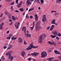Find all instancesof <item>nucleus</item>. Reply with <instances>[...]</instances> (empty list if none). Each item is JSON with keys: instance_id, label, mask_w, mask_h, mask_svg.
Wrapping results in <instances>:
<instances>
[{"instance_id": "obj_1", "label": "nucleus", "mask_w": 61, "mask_h": 61, "mask_svg": "<svg viewBox=\"0 0 61 61\" xmlns=\"http://www.w3.org/2000/svg\"><path fill=\"white\" fill-rule=\"evenodd\" d=\"M33 44L32 43H31L30 45H29V46L26 49V50H30L31 49H32V48H37L38 47V46H34Z\"/></svg>"}, {"instance_id": "obj_2", "label": "nucleus", "mask_w": 61, "mask_h": 61, "mask_svg": "<svg viewBox=\"0 0 61 61\" xmlns=\"http://www.w3.org/2000/svg\"><path fill=\"white\" fill-rule=\"evenodd\" d=\"M46 36V35L44 34L41 35L39 38L38 40V42L40 43L41 44L42 43V38L45 37Z\"/></svg>"}, {"instance_id": "obj_3", "label": "nucleus", "mask_w": 61, "mask_h": 61, "mask_svg": "<svg viewBox=\"0 0 61 61\" xmlns=\"http://www.w3.org/2000/svg\"><path fill=\"white\" fill-rule=\"evenodd\" d=\"M41 58H44L47 56V53H46V52L43 51L41 52Z\"/></svg>"}, {"instance_id": "obj_4", "label": "nucleus", "mask_w": 61, "mask_h": 61, "mask_svg": "<svg viewBox=\"0 0 61 61\" xmlns=\"http://www.w3.org/2000/svg\"><path fill=\"white\" fill-rule=\"evenodd\" d=\"M39 54V53H38L36 52H34L31 54V55L34 56H36Z\"/></svg>"}, {"instance_id": "obj_5", "label": "nucleus", "mask_w": 61, "mask_h": 61, "mask_svg": "<svg viewBox=\"0 0 61 61\" xmlns=\"http://www.w3.org/2000/svg\"><path fill=\"white\" fill-rule=\"evenodd\" d=\"M42 21L43 22H45L46 21V15H43Z\"/></svg>"}, {"instance_id": "obj_6", "label": "nucleus", "mask_w": 61, "mask_h": 61, "mask_svg": "<svg viewBox=\"0 0 61 61\" xmlns=\"http://www.w3.org/2000/svg\"><path fill=\"white\" fill-rule=\"evenodd\" d=\"M20 25V23L19 22H17L15 23V26L16 29H18L19 28L18 25Z\"/></svg>"}, {"instance_id": "obj_7", "label": "nucleus", "mask_w": 61, "mask_h": 61, "mask_svg": "<svg viewBox=\"0 0 61 61\" xmlns=\"http://www.w3.org/2000/svg\"><path fill=\"white\" fill-rule=\"evenodd\" d=\"M32 4V2H30L29 0H27L26 2V5L27 6H28L29 5H31Z\"/></svg>"}, {"instance_id": "obj_8", "label": "nucleus", "mask_w": 61, "mask_h": 61, "mask_svg": "<svg viewBox=\"0 0 61 61\" xmlns=\"http://www.w3.org/2000/svg\"><path fill=\"white\" fill-rule=\"evenodd\" d=\"M54 57H51L48 58L47 59V60H49L50 61H58V60H56L52 61H51V60H52L53 59H54Z\"/></svg>"}, {"instance_id": "obj_9", "label": "nucleus", "mask_w": 61, "mask_h": 61, "mask_svg": "<svg viewBox=\"0 0 61 61\" xmlns=\"http://www.w3.org/2000/svg\"><path fill=\"white\" fill-rule=\"evenodd\" d=\"M54 53L56 54H57V55H61V53H60L59 52L56 50H54Z\"/></svg>"}, {"instance_id": "obj_10", "label": "nucleus", "mask_w": 61, "mask_h": 61, "mask_svg": "<svg viewBox=\"0 0 61 61\" xmlns=\"http://www.w3.org/2000/svg\"><path fill=\"white\" fill-rule=\"evenodd\" d=\"M18 42L20 43H21L22 42V38L20 37L18 38Z\"/></svg>"}, {"instance_id": "obj_11", "label": "nucleus", "mask_w": 61, "mask_h": 61, "mask_svg": "<svg viewBox=\"0 0 61 61\" xmlns=\"http://www.w3.org/2000/svg\"><path fill=\"white\" fill-rule=\"evenodd\" d=\"M35 27H40V23L38 22H37L36 24Z\"/></svg>"}, {"instance_id": "obj_12", "label": "nucleus", "mask_w": 61, "mask_h": 61, "mask_svg": "<svg viewBox=\"0 0 61 61\" xmlns=\"http://www.w3.org/2000/svg\"><path fill=\"white\" fill-rule=\"evenodd\" d=\"M35 20H36V21H38V17L37 16V15H35Z\"/></svg>"}, {"instance_id": "obj_13", "label": "nucleus", "mask_w": 61, "mask_h": 61, "mask_svg": "<svg viewBox=\"0 0 61 61\" xmlns=\"http://www.w3.org/2000/svg\"><path fill=\"white\" fill-rule=\"evenodd\" d=\"M21 56L23 57H24V55H25L26 53L25 51H23L21 53Z\"/></svg>"}, {"instance_id": "obj_14", "label": "nucleus", "mask_w": 61, "mask_h": 61, "mask_svg": "<svg viewBox=\"0 0 61 61\" xmlns=\"http://www.w3.org/2000/svg\"><path fill=\"white\" fill-rule=\"evenodd\" d=\"M40 27H35V30L36 31H38L39 30V28Z\"/></svg>"}, {"instance_id": "obj_15", "label": "nucleus", "mask_w": 61, "mask_h": 61, "mask_svg": "<svg viewBox=\"0 0 61 61\" xmlns=\"http://www.w3.org/2000/svg\"><path fill=\"white\" fill-rule=\"evenodd\" d=\"M54 26H55V25H52L51 26V28L49 30H50V31H52V30L54 28Z\"/></svg>"}, {"instance_id": "obj_16", "label": "nucleus", "mask_w": 61, "mask_h": 61, "mask_svg": "<svg viewBox=\"0 0 61 61\" xmlns=\"http://www.w3.org/2000/svg\"><path fill=\"white\" fill-rule=\"evenodd\" d=\"M12 19L14 21H15V20H16V19L15 18V17L14 16H12Z\"/></svg>"}, {"instance_id": "obj_17", "label": "nucleus", "mask_w": 61, "mask_h": 61, "mask_svg": "<svg viewBox=\"0 0 61 61\" xmlns=\"http://www.w3.org/2000/svg\"><path fill=\"white\" fill-rule=\"evenodd\" d=\"M22 31H25L26 30V27L24 26L22 27Z\"/></svg>"}, {"instance_id": "obj_18", "label": "nucleus", "mask_w": 61, "mask_h": 61, "mask_svg": "<svg viewBox=\"0 0 61 61\" xmlns=\"http://www.w3.org/2000/svg\"><path fill=\"white\" fill-rule=\"evenodd\" d=\"M53 33L54 35H57V32L56 31H55V32H53Z\"/></svg>"}, {"instance_id": "obj_19", "label": "nucleus", "mask_w": 61, "mask_h": 61, "mask_svg": "<svg viewBox=\"0 0 61 61\" xmlns=\"http://www.w3.org/2000/svg\"><path fill=\"white\" fill-rule=\"evenodd\" d=\"M55 22H56V20H53L51 22L52 24H55Z\"/></svg>"}, {"instance_id": "obj_20", "label": "nucleus", "mask_w": 61, "mask_h": 61, "mask_svg": "<svg viewBox=\"0 0 61 61\" xmlns=\"http://www.w3.org/2000/svg\"><path fill=\"white\" fill-rule=\"evenodd\" d=\"M12 46V45H9V46L8 48L7 49H10V48H11Z\"/></svg>"}, {"instance_id": "obj_21", "label": "nucleus", "mask_w": 61, "mask_h": 61, "mask_svg": "<svg viewBox=\"0 0 61 61\" xmlns=\"http://www.w3.org/2000/svg\"><path fill=\"white\" fill-rule=\"evenodd\" d=\"M34 2H37V3H38L39 4H40V3L39 2V0H35Z\"/></svg>"}, {"instance_id": "obj_22", "label": "nucleus", "mask_w": 61, "mask_h": 61, "mask_svg": "<svg viewBox=\"0 0 61 61\" xmlns=\"http://www.w3.org/2000/svg\"><path fill=\"white\" fill-rule=\"evenodd\" d=\"M51 36L53 38H55V37H56V36H53L52 35H51Z\"/></svg>"}, {"instance_id": "obj_23", "label": "nucleus", "mask_w": 61, "mask_h": 61, "mask_svg": "<svg viewBox=\"0 0 61 61\" xmlns=\"http://www.w3.org/2000/svg\"><path fill=\"white\" fill-rule=\"evenodd\" d=\"M17 39V38L16 37L15 38L14 37H13L11 38V40H15Z\"/></svg>"}, {"instance_id": "obj_24", "label": "nucleus", "mask_w": 61, "mask_h": 61, "mask_svg": "<svg viewBox=\"0 0 61 61\" xmlns=\"http://www.w3.org/2000/svg\"><path fill=\"white\" fill-rule=\"evenodd\" d=\"M19 10L21 11V12H23V11H24V9H23V8H20L19 9Z\"/></svg>"}, {"instance_id": "obj_25", "label": "nucleus", "mask_w": 61, "mask_h": 61, "mask_svg": "<svg viewBox=\"0 0 61 61\" xmlns=\"http://www.w3.org/2000/svg\"><path fill=\"white\" fill-rule=\"evenodd\" d=\"M10 54L11 55V53H6V54H5V55L7 56H9Z\"/></svg>"}, {"instance_id": "obj_26", "label": "nucleus", "mask_w": 61, "mask_h": 61, "mask_svg": "<svg viewBox=\"0 0 61 61\" xmlns=\"http://www.w3.org/2000/svg\"><path fill=\"white\" fill-rule=\"evenodd\" d=\"M21 5H20V4H18V5H17V7H18V8H19V7H21Z\"/></svg>"}, {"instance_id": "obj_27", "label": "nucleus", "mask_w": 61, "mask_h": 61, "mask_svg": "<svg viewBox=\"0 0 61 61\" xmlns=\"http://www.w3.org/2000/svg\"><path fill=\"white\" fill-rule=\"evenodd\" d=\"M50 28V27L49 26H47L46 28L47 30H49Z\"/></svg>"}, {"instance_id": "obj_28", "label": "nucleus", "mask_w": 61, "mask_h": 61, "mask_svg": "<svg viewBox=\"0 0 61 61\" xmlns=\"http://www.w3.org/2000/svg\"><path fill=\"white\" fill-rule=\"evenodd\" d=\"M57 36H59V37H60V36H61V33H59L57 35Z\"/></svg>"}, {"instance_id": "obj_29", "label": "nucleus", "mask_w": 61, "mask_h": 61, "mask_svg": "<svg viewBox=\"0 0 61 61\" xmlns=\"http://www.w3.org/2000/svg\"><path fill=\"white\" fill-rule=\"evenodd\" d=\"M2 27L3 26L1 25V24H0V29H2Z\"/></svg>"}, {"instance_id": "obj_30", "label": "nucleus", "mask_w": 61, "mask_h": 61, "mask_svg": "<svg viewBox=\"0 0 61 61\" xmlns=\"http://www.w3.org/2000/svg\"><path fill=\"white\" fill-rule=\"evenodd\" d=\"M13 36V34H10L9 35V36H10V37H12Z\"/></svg>"}, {"instance_id": "obj_31", "label": "nucleus", "mask_w": 61, "mask_h": 61, "mask_svg": "<svg viewBox=\"0 0 61 61\" xmlns=\"http://www.w3.org/2000/svg\"><path fill=\"white\" fill-rule=\"evenodd\" d=\"M24 34H25V35L26 36V30H24Z\"/></svg>"}, {"instance_id": "obj_32", "label": "nucleus", "mask_w": 61, "mask_h": 61, "mask_svg": "<svg viewBox=\"0 0 61 61\" xmlns=\"http://www.w3.org/2000/svg\"><path fill=\"white\" fill-rule=\"evenodd\" d=\"M1 58L3 60H4L5 59V58L4 57V56H3Z\"/></svg>"}, {"instance_id": "obj_33", "label": "nucleus", "mask_w": 61, "mask_h": 61, "mask_svg": "<svg viewBox=\"0 0 61 61\" xmlns=\"http://www.w3.org/2000/svg\"><path fill=\"white\" fill-rule=\"evenodd\" d=\"M58 58H59V59L61 60V56H59L58 57Z\"/></svg>"}, {"instance_id": "obj_34", "label": "nucleus", "mask_w": 61, "mask_h": 61, "mask_svg": "<svg viewBox=\"0 0 61 61\" xmlns=\"http://www.w3.org/2000/svg\"><path fill=\"white\" fill-rule=\"evenodd\" d=\"M56 3H60V2H59V1L58 0H56Z\"/></svg>"}, {"instance_id": "obj_35", "label": "nucleus", "mask_w": 61, "mask_h": 61, "mask_svg": "<svg viewBox=\"0 0 61 61\" xmlns=\"http://www.w3.org/2000/svg\"><path fill=\"white\" fill-rule=\"evenodd\" d=\"M41 4H43L44 3V0H41Z\"/></svg>"}, {"instance_id": "obj_36", "label": "nucleus", "mask_w": 61, "mask_h": 61, "mask_svg": "<svg viewBox=\"0 0 61 61\" xmlns=\"http://www.w3.org/2000/svg\"><path fill=\"white\" fill-rule=\"evenodd\" d=\"M34 26H33V27H31L30 28L31 29V30H32L34 28Z\"/></svg>"}, {"instance_id": "obj_37", "label": "nucleus", "mask_w": 61, "mask_h": 61, "mask_svg": "<svg viewBox=\"0 0 61 61\" xmlns=\"http://www.w3.org/2000/svg\"><path fill=\"white\" fill-rule=\"evenodd\" d=\"M15 3H16L17 4H18V0H16Z\"/></svg>"}, {"instance_id": "obj_38", "label": "nucleus", "mask_w": 61, "mask_h": 61, "mask_svg": "<svg viewBox=\"0 0 61 61\" xmlns=\"http://www.w3.org/2000/svg\"><path fill=\"white\" fill-rule=\"evenodd\" d=\"M9 13H8V12H5V14L6 15H8Z\"/></svg>"}, {"instance_id": "obj_39", "label": "nucleus", "mask_w": 61, "mask_h": 61, "mask_svg": "<svg viewBox=\"0 0 61 61\" xmlns=\"http://www.w3.org/2000/svg\"><path fill=\"white\" fill-rule=\"evenodd\" d=\"M14 4V2H13L10 4V5H13Z\"/></svg>"}, {"instance_id": "obj_40", "label": "nucleus", "mask_w": 61, "mask_h": 61, "mask_svg": "<svg viewBox=\"0 0 61 61\" xmlns=\"http://www.w3.org/2000/svg\"><path fill=\"white\" fill-rule=\"evenodd\" d=\"M11 8L12 11H14V9H13V6H11Z\"/></svg>"}, {"instance_id": "obj_41", "label": "nucleus", "mask_w": 61, "mask_h": 61, "mask_svg": "<svg viewBox=\"0 0 61 61\" xmlns=\"http://www.w3.org/2000/svg\"><path fill=\"white\" fill-rule=\"evenodd\" d=\"M22 3H23V1H21L20 2V3L19 4H20V5H22Z\"/></svg>"}, {"instance_id": "obj_42", "label": "nucleus", "mask_w": 61, "mask_h": 61, "mask_svg": "<svg viewBox=\"0 0 61 61\" xmlns=\"http://www.w3.org/2000/svg\"><path fill=\"white\" fill-rule=\"evenodd\" d=\"M24 45H26L27 44V43H26V42H25V40H24Z\"/></svg>"}, {"instance_id": "obj_43", "label": "nucleus", "mask_w": 61, "mask_h": 61, "mask_svg": "<svg viewBox=\"0 0 61 61\" xmlns=\"http://www.w3.org/2000/svg\"><path fill=\"white\" fill-rule=\"evenodd\" d=\"M10 38H11V37H7V39H10Z\"/></svg>"}, {"instance_id": "obj_44", "label": "nucleus", "mask_w": 61, "mask_h": 61, "mask_svg": "<svg viewBox=\"0 0 61 61\" xmlns=\"http://www.w3.org/2000/svg\"><path fill=\"white\" fill-rule=\"evenodd\" d=\"M15 12H16L17 13H18L19 12V11L17 10H16L15 11Z\"/></svg>"}, {"instance_id": "obj_45", "label": "nucleus", "mask_w": 61, "mask_h": 61, "mask_svg": "<svg viewBox=\"0 0 61 61\" xmlns=\"http://www.w3.org/2000/svg\"><path fill=\"white\" fill-rule=\"evenodd\" d=\"M4 24H5L4 23H1V25H2V26H3V25H4Z\"/></svg>"}, {"instance_id": "obj_46", "label": "nucleus", "mask_w": 61, "mask_h": 61, "mask_svg": "<svg viewBox=\"0 0 61 61\" xmlns=\"http://www.w3.org/2000/svg\"><path fill=\"white\" fill-rule=\"evenodd\" d=\"M3 15V14H2V13L0 15V17H2Z\"/></svg>"}, {"instance_id": "obj_47", "label": "nucleus", "mask_w": 61, "mask_h": 61, "mask_svg": "<svg viewBox=\"0 0 61 61\" xmlns=\"http://www.w3.org/2000/svg\"><path fill=\"white\" fill-rule=\"evenodd\" d=\"M48 51L49 52H52V51L51 50H48Z\"/></svg>"}, {"instance_id": "obj_48", "label": "nucleus", "mask_w": 61, "mask_h": 61, "mask_svg": "<svg viewBox=\"0 0 61 61\" xmlns=\"http://www.w3.org/2000/svg\"><path fill=\"white\" fill-rule=\"evenodd\" d=\"M56 39H57V40H59V37H57L56 38Z\"/></svg>"}, {"instance_id": "obj_49", "label": "nucleus", "mask_w": 61, "mask_h": 61, "mask_svg": "<svg viewBox=\"0 0 61 61\" xmlns=\"http://www.w3.org/2000/svg\"><path fill=\"white\" fill-rule=\"evenodd\" d=\"M7 47H6V46H5L4 47V49H6V48H7Z\"/></svg>"}, {"instance_id": "obj_50", "label": "nucleus", "mask_w": 61, "mask_h": 61, "mask_svg": "<svg viewBox=\"0 0 61 61\" xmlns=\"http://www.w3.org/2000/svg\"><path fill=\"white\" fill-rule=\"evenodd\" d=\"M33 18V16L32 15H31L30 16V18Z\"/></svg>"}, {"instance_id": "obj_51", "label": "nucleus", "mask_w": 61, "mask_h": 61, "mask_svg": "<svg viewBox=\"0 0 61 61\" xmlns=\"http://www.w3.org/2000/svg\"><path fill=\"white\" fill-rule=\"evenodd\" d=\"M31 35L29 34H28V37H31Z\"/></svg>"}, {"instance_id": "obj_52", "label": "nucleus", "mask_w": 61, "mask_h": 61, "mask_svg": "<svg viewBox=\"0 0 61 61\" xmlns=\"http://www.w3.org/2000/svg\"><path fill=\"white\" fill-rule=\"evenodd\" d=\"M8 15L9 16H11V14L9 13Z\"/></svg>"}, {"instance_id": "obj_53", "label": "nucleus", "mask_w": 61, "mask_h": 61, "mask_svg": "<svg viewBox=\"0 0 61 61\" xmlns=\"http://www.w3.org/2000/svg\"><path fill=\"white\" fill-rule=\"evenodd\" d=\"M31 58H30L28 59V60L29 61H30L31 60Z\"/></svg>"}, {"instance_id": "obj_54", "label": "nucleus", "mask_w": 61, "mask_h": 61, "mask_svg": "<svg viewBox=\"0 0 61 61\" xmlns=\"http://www.w3.org/2000/svg\"><path fill=\"white\" fill-rule=\"evenodd\" d=\"M12 23H13V22H12L10 23V24H9L10 25H12Z\"/></svg>"}, {"instance_id": "obj_55", "label": "nucleus", "mask_w": 61, "mask_h": 61, "mask_svg": "<svg viewBox=\"0 0 61 61\" xmlns=\"http://www.w3.org/2000/svg\"><path fill=\"white\" fill-rule=\"evenodd\" d=\"M31 11L32 10H33L34 9V8H32L31 9Z\"/></svg>"}, {"instance_id": "obj_56", "label": "nucleus", "mask_w": 61, "mask_h": 61, "mask_svg": "<svg viewBox=\"0 0 61 61\" xmlns=\"http://www.w3.org/2000/svg\"><path fill=\"white\" fill-rule=\"evenodd\" d=\"M32 11L31 9H30L28 11V12H30V11Z\"/></svg>"}, {"instance_id": "obj_57", "label": "nucleus", "mask_w": 61, "mask_h": 61, "mask_svg": "<svg viewBox=\"0 0 61 61\" xmlns=\"http://www.w3.org/2000/svg\"><path fill=\"white\" fill-rule=\"evenodd\" d=\"M33 26H35V22H33Z\"/></svg>"}, {"instance_id": "obj_58", "label": "nucleus", "mask_w": 61, "mask_h": 61, "mask_svg": "<svg viewBox=\"0 0 61 61\" xmlns=\"http://www.w3.org/2000/svg\"><path fill=\"white\" fill-rule=\"evenodd\" d=\"M9 33V30L7 32V34H8V33Z\"/></svg>"}, {"instance_id": "obj_59", "label": "nucleus", "mask_w": 61, "mask_h": 61, "mask_svg": "<svg viewBox=\"0 0 61 61\" xmlns=\"http://www.w3.org/2000/svg\"><path fill=\"white\" fill-rule=\"evenodd\" d=\"M26 35V36L27 37H28V34H27V35Z\"/></svg>"}, {"instance_id": "obj_60", "label": "nucleus", "mask_w": 61, "mask_h": 61, "mask_svg": "<svg viewBox=\"0 0 61 61\" xmlns=\"http://www.w3.org/2000/svg\"><path fill=\"white\" fill-rule=\"evenodd\" d=\"M48 43L49 44H51V42H50V41H49L48 42Z\"/></svg>"}, {"instance_id": "obj_61", "label": "nucleus", "mask_w": 61, "mask_h": 61, "mask_svg": "<svg viewBox=\"0 0 61 61\" xmlns=\"http://www.w3.org/2000/svg\"><path fill=\"white\" fill-rule=\"evenodd\" d=\"M29 16H27V17H26V18H27V19H28V18H29Z\"/></svg>"}, {"instance_id": "obj_62", "label": "nucleus", "mask_w": 61, "mask_h": 61, "mask_svg": "<svg viewBox=\"0 0 61 61\" xmlns=\"http://www.w3.org/2000/svg\"><path fill=\"white\" fill-rule=\"evenodd\" d=\"M7 2H9V1H10L11 0H5Z\"/></svg>"}, {"instance_id": "obj_63", "label": "nucleus", "mask_w": 61, "mask_h": 61, "mask_svg": "<svg viewBox=\"0 0 61 61\" xmlns=\"http://www.w3.org/2000/svg\"><path fill=\"white\" fill-rule=\"evenodd\" d=\"M31 55V54H28V56H30Z\"/></svg>"}, {"instance_id": "obj_64", "label": "nucleus", "mask_w": 61, "mask_h": 61, "mask_svg": "<svg viewBox=\"0 0 61 61\" xmlns=\"http://www.w3.org/2000/svg\"><path fill=\"white\" fill-rule=\"evenodd\" d=\"M33 60L34 61H36V59H33Z\"/></svg>"}]
</instances>
